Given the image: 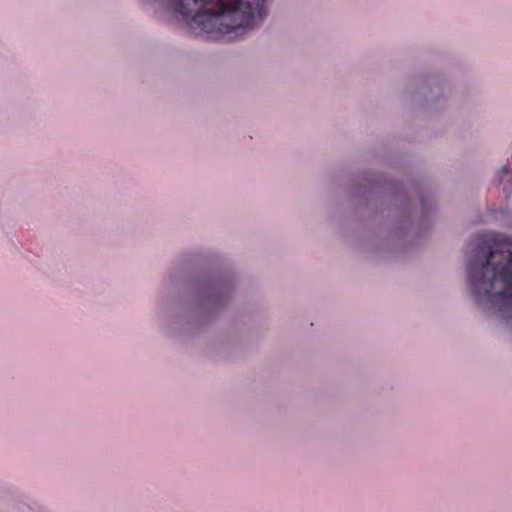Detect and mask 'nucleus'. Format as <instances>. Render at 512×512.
Returning <instances> with one entry per match:
<instances>
[{"instance_id": "nucleus-3", "label": "nucleus", "mask_w": 512, "mask_h": 512, "mask_svg": "<svg viewBox=\"0 0 512 512\" xmlns=\"http://www.w3.org/2000/svg\"><path fill=\"white\" fill-rule=\"evenodd\" d=\"M508 171H509V168L506 166L502 167V169H501V172H503V173H508Z\"/></svg>"}, {"instance_id": "nucleus-1", "label": "nucleus", "mask_w": 512, "mask_h": 512, "mask_svg": "<svg viewBox=\"0 0 512 512\" xmlns=\"http://www.w3.org/2000/svg\"><path fill=\"white\" fill-rule=\"evenodd\" d=\"M267 0H174V10L208 33L239 38L267 15Z\"/></svg>"}, {"instance_id": "nucleus-2", "label": "nucleus", "mask_w": 512, "mask_h": 512, "mask_svg": "<svg viewBox=\"0 0 512 512\" xmlns=\"http://www.w3.org/2000/svg\"><path fill=\"white\" fill-rule=\"evenodd\" d=\"M489 253L476 255L468 265V279L479 302L487 301L499 312L512 311V239L486 235Z\"/></svg>"}]
</instances>
